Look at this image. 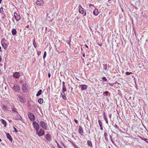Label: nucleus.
Here are the masks:
<instances>
[{
    "label": "nucleus",
    "instance_id": "f257e3e1",
    "mask_svg": "<svg viewBox=\"0 0 148 148\" xmlns=\"http://www.w3.org/2000/svg\"><path fill=\"white\" fill-rule=\"evenodd\" d=\"M32 124L34 128L36 130V132H38V130L39 129V125L36 121H35L33 122Z\"/></svg>",
    "mask_w": 148,
    "mask_h": 148
},
{
    "label": "nucleus",
    "instance_id": "f03ea898",
    "mask_svg": "<svg viewBox=\"0 0 148 148\" xmlns=\"http://www.w3.org/2000/svg\"><path fill=\"white\" fill-rule=\"evenodd\" d=\"M22 90L25 92L28 91L29 89V88L28 85L26 84H24L22 86Z\"/></svg>",
    "mask_w": 148,
    "mask_h": 148
},
{
    "label": "nucleus",
    "instance_id": "7ed1b4c3",
    "mask_svg": "<svg viewBox=\"0 0 148 148\" xmlns=\"http://www.w3.org/2000/svg\"><path fill=\"white\" fill-rule=\"evenodd\" d=\"M40 127L44 130L47 129L46 124L43 121H41L40 122Z\"/></svg>",
    "mask_w": 148,
    "mask_h": 148
},
{
    "label": "nucleus",
    "instance_id": "20e7f679",
    "mask_svg": "<svg viewBox=\"0 0 148 148\" xmlns=\"http://www.w3.org/2000/svg\"><path fill=\"white\" fill-rule=\"evenodd\" d=\"M36 133L39 136H42L45 134V132L43 129H40L39 131L38 132H38H36Z\"/></svg>",
    "mask_w": 148,
    "mask_h": 148
},
{
    "label": "nucleus",
    "instance_id": "39448f33",
    "mask_svg": "<svg viewBox=\"0 0 148 148\" xmlns=\"http://www.w3.org/2000/svg\"><path fill=\"white\" fill-rule=\"evenodd\" d=\"M28 116L29 119L31 121H33L35 119V118L34 114L31 112H29L28 113Z\"/></svg>",
    "mask_w": 148,
    "mask_h": 148
},
{
    "label": "nucleus",
    "instance_id": "423d86ee",
    "mask_svg": "<svg viewBox=\"0 0 148 148\" xmlns=\"http://www.w3.org/2000/svg\"><path fill=\"white\" fill-rule=\"evenodd\" d=\"M12 88L14 89V90L15 92H18L20 89V86L17 84H15L14 85V87Z\"/></svg>",
    "mask_w": 148,
    "mask_h": 148
},
{
    "label": "nucleus",
    "instance_id": "0eeeda50",
    "mask_svg": "<svg viewBox=\"0 0 148 148\" xmlns=\"http://www.w3.org/2000/svg\"><path fill=\"white\" fill-rule=\"evenodd\" d=\"M44 4L43 0H38L36 2V4L39 6H42Z\"/></svg>",
    "mask_w": 148,
    "mask_h": 148
},
{
    "label": "nucleus",
    "instance_id": "6e6552de",
    "mask_svg": "<svg viewBox=\"0 0 148 148\" xmlns=\"http://www.w3.org/2000/svg\"><path fill=\"white\" fill-rule=\"evenodd\" d=\"M14 15L15 18L17 21H18L20 19L21 17L19 15H18L16 13L14 12Z\"/></svg>",
    "mask_w": 148,
    "mask_h": 148
},
{
    "label": "nucleus",
    "instance_id": "1a4fd4ad",
    "mask_svg": "<svg viewBox=\"0 0 148 148\" xmlns=\"http://www.w3.org/2000/svg\"><path fill=\"white\" fill-rule=\"evenodd\" d=\"M78 8L79 12L82 14H83L84 13V10L82 6L81 5H79V6Z\"/></svg>",
    "mask_w": 148,
    "mask_h": 148
},
{
    "label": "nucleus",
    "instance_id": "9d476101",
    "mask_svg": "<svg viewBox=\"0 0 148 148\" xmlns=\"http://www.w3.org/2000/svg\"><path fill=\"white\" fill-rule=\"evenodd\" d=\"M79 87L82 90H84L86 89L87 87V86L84 84L80 85Z\"/></svg>",
    "mask_w": 148,
    "mask_h": 148
},
{
    "label": "nucleus",
    "instance_id": "9b49d317",
    "mask_svg": "<svg viewBox=\"0 0 148 148\" xmlns=\"http://www.w3.org/2000/svg\"><path fill=\"white\" fill-rule=\"evenodd\" d=\"M79 133L81 135H83V130L82 128L80 126H79Z\"/></svg>",
    "mask_w": 148,
    "mask_h": 148
},
{
    "label": "nucleus",
    "instance_id": "f8f14e48",
    "mask_svg": "<svg viewBox=\"0 0 148 148\" xmlns=\"http://www.w3.org/2000/svg\"><path fill=\"white\" fill-rule=\"evenodd\" d=\"M62 91L63 92H65L66 91V89L65 85V82H62Z\"/></svg>",
    "mask_w": 148,
    "mask_h": 148
},
{
    "label": "nucleus",
    "instance_id": "ddd939ff",
    "mask_svg": "<svg viewBox=\"0 0 148 148\" xmlns=\"http://www.w3.org/2000/svg\"><path fill=\"white\" fill-rule=\"evenodd\" d=\"M6 135L7 137L11 141H12V139L10 135L8 133L6 134Z\"/></svg>",
    "mask_w": 148,
    "mask_h": 148
},
{
    "label": "nucleus",
    "instance_id": "4468645a",
    "mask_svg": "<svg viewBox=\"0 0 148 148\" xmlns=\"http://www.w3.org/2000/svg\"><path fill=\"white\" fill-rule=\"evenodd\" d=\"M103 68L106 70H107L109 68L108 64H104Z\"/></svg>",
    "mask_w": 148,
    "mask_h": 148
},
{
    "label": "nucleus",
    "instance_id": "2eb2a0df",
    "mask_svg": "<svg viewBox=\"0 0 148 148\" xmlns=\"http://www.w3.org/2000/svg\"><path fill=\"white\" fill-rule=\"evenodd\" d=\"M2 45L5 49H6L8 47V45L5 43V42L3 43H1Z\"/></svg>",
    "mask_w": 148,
    "mask_h": 148
},
{
    "label": "nucleus",
    "instance_id": "dca6fc26",
    "mask_svg": "<svg viewBox=\"0 0 148 148\" xmlns=\"http://www.w3.org/2000/svg\"><path fill=\"white\" fill-rule=\"evenodd\" d=\"M45 137L46 139L48 141H50L51 139V136L49 134H47L46 135Z\"/></svg>",
    "mask_w": 148,
    "mask_h": 148
},
{
    "label": "nucleus",
    "instance_id": "f3484780",
    "mask_svg": "<svg viewBox=\"0 0 148 148\" xmlns=\"http://www.w3.org/2000/svg\"><path fill=\"white\" fill-rule=\"evenodd\" d=\"M93 14L95 15H97L98 14V10L97 9H95L93 11Z\"/></svg>",
    "mask_w": 148,
    "mask_h": 148
},
{
    "label": "nucleus",
    "instance_id": "a211bd4d",
    "mask_svg": "<svg viewBox=\"0 0 148 148\" xmlns=\"http://www.w3.org/2000/svg\"><path fill=\"white\" fill-rule=\"evenodd\" d=\"M12 33L13 35H15L16 33V31L15 29H13L12 31Z\"/></svg>",
    "mask_w": 148,
    "mask_h": 148
},
{
    "label": "nucleus",
    "instance_id": "6ab92c4d",
    "mask_svg": "<svg viewBox=\"0 0 148 148\" xmlns=\"http://www.w3.org/2000/svg\"><path fill=\"white\" fill-rule=\"evenodd\" d=\"M1 122L3 124V125H4V127H5L6 126V122L3 119H1Z\"/></svg>",
    "mask_w": 148,
    "mask_h": 148
},
{
    "label": "nucleus",
    "instance_id": "aec40b11",
    "mask_svg": "<svg viewBox=\"0 0 148 148\" xmlns=\"http://www.w3.org/2000/svg\"><path fill=\"white\" fill-rule=\"evenodd\" d=\"M19 100L20 102L23 103L24 102V99L23 97H19Z\"/></svg>",
    "mask_w": 148,
    "mask_h": 148
},
{
    "label": "nucleus",
    "instance_id": "412c9836",
    "mask_svg": "<svg viewBox=\"0 0 148 148\" xmlns=\"http://www.w3.org/2000/svg\"><path fill=\"white\" fill-rule=\"evenodd\" d=\"M42 92V90H40L38 92L36 96H38L40 95Z\"/></svg>",
    "mask_w": 148,
    "mask_h": 148
},
{
    "label": "nucleus",
    "instance_id": "4be33fe9",
    "mask_svg": "<svg viewBox=\"0 0 148 148\" xmlns=\"http://www.w3.org/2000/svg\"><path fill=\"white\" fill-rule=\"evenodd\" d=\"M43 99L42 98H40L38 100V102L40 104H42L43 102Z\"/></svg>",
    "mask_w": 148,
    "mask_h": 148
},
{
    "label": "nucleus",
    "instance_id": "5701e85b",
    "mask_svg": "<svg viewBox=\"0 0 148 148\" xmlns=\"http://www.w3.org/2000/svg\"><path fill=\"white\" fill-rule=\"evenodd\" d=\"M13 76L14 77L16 78H18L20 76V75H13Z\"/></svg>",
    "mask_w": 148,
    "mask_h": 148
},
{
    "label": "nucleus",
    "instance_id": "b1692460",
    "mask_svg": "<svg viewBox=\"0 0 148 148\" xmlns=\"http://www.w3.org/2000/svg\"><path fill=\"white\" fill-rule=\"evenodd\" d=\"M108 133L107 132H105L104 134V136L105 137V139L106 140L108 139Z\"/></svg>",
    "mask_w": 148,
    "mask_h": 148
},
{
    "label": "nucleus",
    "instance_id": "393cba45",
    "mask_svg": "<svg viewBox=\"0 0 148 148\" xmlns=\"http://www.w3.org/2000/svg\"><path fill=\"white\" fill-rule=\"evenodd\" d=\"M140 138L142 140L146 141L147 143H148V139L145 138L140 137Z\"/></svg>",
    "mask_w": 148,
    "mask_h": 148
},
{
    "label": "nucleus",
    "instance_id": "a878e982",
    "mask_svg": "<svg viewBox=\"0 0 148 148\" xmlns=\"http://www.w3.org/2000/svg\"><path fill=\"white\" fill-rule=\"evenodd\" d=\"M87 143L88 145L90 147L92 146V144L90 141L88 140L87 141Z\"/></svg>",
    "mask_w": 148,
    "mask_h": 148
},
{
    "label": "nucleus",
    "instance_id": "bb28decb",
    "mask_svg": "<svg viewBox=\"0 0 148 148\" xmlns=\"http://www.w3.org/2000/svg\"><path fill=\"white\" fill-rule=\"evenodd\" d=\"M6 39L5 38H3L2 39L1 41V43H3L4 42H6Z\"/></svg>",
    "mask_w": 148,
    "mask_h": 148
},
{
    "label": "nucleus",
    "instance_id": "cd10ccee",
    "mask_svg": "<svg viewBox=\"0 0 148 148\" xmlns=\"http://www.w3.org/2000/svg\"><path fill=\"white\" fill-rule=\"evenodd\" d=\"M61 96L64 99H66V98L64 95H61Z\"/></svg>",
    "mask_w": 148,
    "mask_h": 148
},
{
    "label": "nucleus",
    "instance_id": "c85d7f7f",
    "mask_svg": "<svg viewBox=\"0 0 148 148\" xmlns=\"http://www.w3.org/2000/svg\"><path fill=\"white\" fill-rule=\"evenodd\" d=\"M104 118L106 122V123H107L108 124V119L106 117V116H105V117H104Z\"/></svg>",
    "mask_w": 148,
    "mask_h": 148
},
{
    "label": "nucleus",
    "instance_id": "c756f323",
    "mask_svg": "<svg viewBox=\"0 0 148 148\" xmlns=\"http://www.w3.org/2000/svg\"><path fill=\"white\" fill-rule=\"evenodd\" d=\"M47 55V53L46 51H45L44 53L43 56V58L44 59H45V58L46 57Z\"/></svg>",
    "mask_w": 148,
    "mask_h": 148
},
{
    "label": "nucleus",
    "instance_id": "7c9ffc66",
    "mask_svg": "<svg viewBox=\"0 0 148 148\" xmlns=\"http://www.w3.org/2000/svg\"><path fill=\"white\" fill-rule=\"evenodd\" d=\"M98 122H99V125H100V126L102 125V123L100 120H99Z\"/></svg>",
    "mask_w": 148,
    "mask_h": 148
},
{
    "label": "nucleus",
    "instance_id": "2f4dec72",
    "mask_svg": "<svg viewBox=\"0 0 148 148\" xmlns=\"http://www.w3.org/2000/svg\"><path fill=\"white\" fill-rule=\"evenodd\" d=\"M109 94V92L108 91L104 92L103 93V94H105L106 95H108Z\"/></svg>",
    "mask_w": 148,
    "mask_h": 148
},
{
    "label": "nucleus",
    "instance_id": "473e14b6",
    "mask_svg": "<svg viewBox=\"0 0 148 148\" xmlns=\"http://www.w3.org/2000/svg\"><path fill=\"white\" fill-rule=\"evenodd\" d=\"M0 12L1 13H3V8L1 7L0 10Z\"/></svg>",
    "mask_w": 148,
    "mask_h": 148
},
{
    "label": "nucleus",
    "instance_id": "72a5a7b5",
    "mask_svg": "<svg viewBox=\"0 0 148 148\" xmlns=\"http://www.w3.org/2000/svg\"><path fill=\"white\" fill-rule=\"evenodd\" d=\"M57 146H58V147L59 148H63V147H62V146H60V145L58 143H57Z\"/></svg>",
    "mask_w": 148,
    "mask_h": 148
},
{
    "label": "nucleus",
    "instance_id": "f704fd0d",
    "mask_svg": "<svg viewBox=\"0 0 148 148\" xmlns=\"http://www.w3.org/2000/svg\"><path fill=\"white\" fill-rule=\"evenodd\" d=\"M114 127H116V128H117L118 130H119V127L116 124H115V125L114 126Z\"/></svg>",
    "mask_w": 148,
    "mask_h": 148
},
{
    "label": "nucleus",
    "instance_id": "c9c22d12",
    "mask_svg": "<svg viewBox=\"0 0 148 148\" xmlns=\"http://www.w3.org/2000/svg\"><path fill=\"white\" fill-rule=\"evenodd\" d=\"M89 7H94V5L92 4H89Z\"/></svg>",
    "mask_w": 148,
    "mask_h": 148
},
{
    "label": "nucleus",
    "instance_id": "e433bc0d",
    "mask_svg": "<svg viewBox=\"0 0 148 148\" xmlns=\"http://www.w3.org/2000/svg\"><path fill=\"white\" fill-rule=\"evenodd\" d=\"M12 111L15 112H17L15 108H13L12 110Z\"/></svg>",
    "mask_w": 148,
    "mask_h": 148
},
{
    "label": "nucleus",
    "instance_id": "4c0bfd02",
    "mask_svg": "<svg viewBox=\"0 0 148 148\" xmlns=\"http://www.w3.org/2000/svg\"><path fill=\"white\" fill-rule=\"evenodd\" d=\"M102 79L103 80H104L106 81H107V79L106 78V77H104L102 78Z\"/></svg>",
    "mask_w": 148,
    "mask_h": 148
},
{
    "label": "nucleus",
    "instance_id": "58836bf2",
    "mask_svg": "<svg viewBox=\"0 0 148 148\" xmlns=\"http://www.w3.org/2000/svg\"><path fill=\"white\" fill-rule=\"evenodd\" d=\"M37 53H38V55H39L41 53V51H37Z\"/></svg>",
    "mask_w": 148,
    "mask_h": 148
},
{
    "label": "nucleus",
    "instance_id": "ea45409f",
    "mask_svg": "<svg viewBox=\"0 0 148 148\" xmlns=\"http://www.w3.org/2000/svg\"><path fill=\"white\" fill-rule=\"evenodd\" d=\"M33 44H34V47L36 48V43H35L34 42L33 43Z\"/></svg>",
    "mask_w": 148,
    "mask_h": 148
},
{
    "label": "nucleus",
    "instance_id": "a19ab883",
    "mask_svg": "<svg viewBox=\"0 0 148 148\" xmlns=\"http://www.w3.org/2000/svg\"><path fill=\"white\" fill-rule=\"evenodd\" d=\"M60 143H61L62 145H63V146H64V143L63 142H62V141H60Z\"/></svg>",
    "mask_w": 148,
    "mask_h": 148
},
{
    "label": "nucleus",
    "instance_id": "79ce46f5",
    "mask_svg": "<svg viewBox=\"0 0 148 148\" xmlns=\"http://www.w3.org/2000/svg\"><path fill=\"white\" fill-rule=\"evenodd\" d=\"M3 109H4L5 110H6V107L5 106H3Z\"/></svg>",
    "mask_w": 148,
    "mask_h": 148
},
{
    "label": "nucleus",
    "instance_id": "37998d69",
    "mask_svg": "<svg viewBox=\"0 0 148 148\" xmlns=\"http://www.w3.org/2000/svg\"><path fill=\"white\" fill-rule=\"evenodd\" d=\"M14 129L15 131L17 132V129H16V128H15L14 127Z\"/></svg>",
    "mask_w": 148,
    "mask_h": 148
},
{
    "label": "nucleus",
    "instance_id": "c03bdc74",
    "mask_svg": "<svg viewBox=\"0 0 148 148\" xmlns=\"http://www.w3.org/2000/svg\"><path fill=\"white\" fill-rule=\"evenodd\" d=\"M132 73H129V72H127L125 74H131Z\"/></svg>",
    "mask_w": 148,
    "mask_h": 148
},
{
    "label": "nucleus",
    "instance_id": "a18cd8bd",
    "mask_svg": "<svg viewBox=\"0 0 148 148\" xmlns=\"http://www.w3.org/2000/svg\"><path fill=\"white\" fill-rule=\"evenodd\" d=\"M64 92H63L62 91V93L61 94V95H65V94L64 93Z\"/></svg>",
    "mask_w": 148,
    "mask_h": 148
},
{
    "label": "nucleus",
    "instance_id": "49530a36",
    "mask_svg": "<svg viewBox=\"0 0 148 148\" xmlns=\"http://www.w3.org/2000/svg\"><path fill=\"white\" fill-rule=\"evenodd\" d=\"M100 129H101V130H103V128L102 127V125L101 126H100Z\"/></svg>",
    "mask_w": 148,
    "mask_h": 148
},
{
    "label": "nucleus",
    "instance_id": "de8ad7c7",
    "mask_svg": "<svg viewBox=\"0 0 148 148\" xmlns=\"http://www.w3.org/2000/svg\"><path fill=\"white\" fill-rule=\"evenodd\" d=\"M74 121H75V122L76 123H77V122H78V121L77 120H76V119H75L74 120Z\"/></svg>",
    "mask_w": 148,
    "mask_h": 148
},
{
    "label": "nucleus",
    "instance_id": "09e8293b",
    "mask_svg": "<svg viewBox=\"0 0 148 148\" xmlns=\"http://www.w3.org/2000/svg\"><path fill=\"white\" fill-rule=\"evenodd\" d=\"M109 117L110 118V119H111V114H109Z\"/></svg>",
    "mask_w": 148,
    "mask_h": 148
},
{
    "label": "nucleus",
    "instance_id": "8fccbe9b",
    "mask_svg": "<svg viewBox=\"0 0 148 148\" xmlns=\"http://www.w3.org/2000/svg\"><path fill=\"white\" fill-rule=\"evenodd\" d=\"M105 116H106V114L105 113H104V114H103V116H104V117H105Z\"/></svg>",
    "mask_w": 148,
    "mask_h": 148
},
{
    "label": "nucleus",
    "instance_id": "3c124183",
    "mask_svg": "<svg viewBox=\"0 0 148 148\" xmlns=\"http://www.w3.org/2000/svg\"><path fill=\"white\" fill-rule=\"evenodd\" d=\"M111 140L113 143H114V142L113 141V140L112 139H111Z\"/></svg>",
    "mask_w": 148,
    "mask_h": 148
},
{
    "label": "nucleus",
    "instance_id": "603ef678",
    "mask_svg": "<svg viewBox=\"0 0 148 148\" xmlns=\"http://www.w3.org/2000/svg\"><path fill=\"white\" fill-rule=\"evenodd\" d=\"M1 60H2L1 58V57H0V62H1Z\"/></svg>",
    "mask_w": 148,
    "mask_h": 148
},
{
    "label": "nucleus",
    "instance_id": "864d4df0",
    "mask_svg": "<svg viewBox=\"0 0 148 148\" xmlns=\"http://www.w3.org/2000/svg\"><path fill=\"white\" fill-rule=\"evenodd\" d=\"M15 74H19V73H18V72H16Z\"/></svg>",
    "mask_w": 148,
    "mask_h": 148
},
{
    "label": "nucleus",
    "instance_id": "5fc2aeb1",
    "mask_svg": "<svg viewBox=\"0 0 148 148\" xmlns=\"http://www.w3.org/2000/svg\"><path fill=\"white\" fill-rule=\"evenodd\" d=\"M1 47H0V51H1Z\"/></svg>",
    "mask_w": 148,
    "mask_h": 148
},
{
    "label": "nucleus",
    "instance_id": "6e6d98bb",
    "mask_svg": "<svg viewBox=\"0 0 148 148\" xmlns=\"http://www.w3.org/2000/svg\"><path fill=\"white\" fill-rule=\"evenodd\" d=\"M86 12H85L84 13V16H85V15H86Z\"/></svg>",
    "mask_w": 148,
    "mask_h": 148
},
{
    "label": "nucleus",
    "instance_id": "4d7b16f0",
    "mask_svg": "<svg viewBox=\"0 0 148 148\" xmlns=\"http://www.w3.org/2000/svg\"><path fill=\"white\" fill-rule=\"evenodd\" d=\"M2 0H0V4L2 3Z\"/></svg>",
    "mask_w": 148,
    "mask_h": 148
},
{
    "label": "nucleus",
    "instance_id": "13d9d810",
    "mask_svg": "<svg viewBox=\"0 0 148 148\" xmlns=\"http://www.w3.org/2000/svg\"><path fill=\"white\" fill-rule=\"evenodd\" d=\"M29 25H28L27 26H26V27H27V28H29Z\"/></svg>",
    "mask_w": 148,
    "mask_h": 148
},
{
    "label": "nucleus",
    "instance_id": "bf43d9fd",
    "mask_svg": "<svg viewBox=\"0 0 148 148\" xmlns=\"http://www.w3.org/2000/svg\"><path fill=\"white\" fill-rule=\"evenodd\" d=\"M75 148H78V147L77 146H75Z\"/></svg>",
    "mask_w": 148,
    "mask_h": 148
},
{
    "label": "nucleus",
    "instance_id": "052dcab7",
    "mask_svg": "<svg viewBox=\"0 0 148 148\" xmlns=\"http://www.w3.org/2000/svg\"><path fill=\"white\" fill-rule=\"evenodd\" d=\"M85 56V54L84 53L83 54V57H84V56Z\"/></svg>",
    "mask_w": 148,
    "mask_h": 148
},
{
    "label": "nucleus",
    "instance_id": "680f3d73",
    "mask_svg": "<svg viewBox=\"0 0 148 148\" xmlns=\"http://www.w3.org/2000/svg\"><path fill=\"white\" fill-rule=\"evenodd\" d=\"M85 46H86V47H87V48H88V46H87V45H85Z\"/></svg>",
    "mask_w": 148,
    "mask_h": 148
},
{
    "label": "nucleus",
    "instance_id": "e2e57ef3",
    "mask_svg": "<svg viewBox=\"0 0 148 148\" xmlns=\"http://www.w3.org/2000/svg\"><path fill=\"white\" fill-rule=\"evenodd\" d=\"M48 75V77H50V75Z\"/></svg>",
    "mask_w": 148,
    "mask_h": 148
},
{
    "label": "nucleus",
    "instance_id": "0e129e2a",
    "mask_svg": "<svg viewBox=\"0 0 148 148\" xmlns=\"http://www.w3.org/2000/svg\"><path fill=\"white\" fill-rule=\"evenodd\" d=\"M55 142L57 144V143H58L57 141V140L55 141Z\"/></svg>",
    "mask_w": 148,
    "mask_h": 148
},
{
    "label": "nucleus",
    "instance_id": "69168bd1",
    "mask_svg": "<svg viewBox=\"0 0 148 148\" xmlns=\"http://www.w3.org/2000/svg\"><path fill=\"white\" fill-rule=\"evenodd\" d=\"M110 138L111 139H112V136H110Z\"/></svg>",
    "mask_w": 148,
    "mask_h": 148
},
{
    "label": "nucleus",
    "instance_id": "338daca9",
    "mask_svg": "<svg viewBox=\"0 0 148 148\" xmlns=\"http://www.w3.org/2000/svg\"><path fill=\"white\" fill-rule=\"evenodd\" d=\"M47 30V27H46V28H45V30L46 31Z\"/></svg>",
    "mask_w": 148,
    "mask_h": 148
},
{
    "label": "nucleus",
    "instance_id": "774afa93",
    "mask_svg": "<svg viewBox=\"0 0 148 148\" xmlns=\"http://www.w3.org/2000/svg\"><path fill=\"white\" fill-rule=\"evenodd\" d=\"M1 139L0 138V142H1Z\"/></svg>",
    "mask_w": 148,
    "mask_h": 148
}]
</instances>
